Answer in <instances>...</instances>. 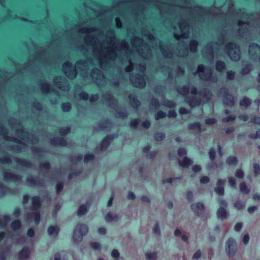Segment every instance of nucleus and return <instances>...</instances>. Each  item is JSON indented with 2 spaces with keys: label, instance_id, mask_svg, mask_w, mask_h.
Here are the masks:
<instances>
[{
  "label": "nucleus",
  "instance_id": "f257e3e1",
  "mask_svg": "<svg viewBox=\"0 0 260 260\" xmlns=\"http://www.w3.org/2000/svg\"><path fill=\"white\" fill-rule=\"evenodd\" d=\"M32 205L34 211L28 215V220L33 219L35 223L38 224L40 221V214L37 211L40 205V199L38 197H34L32 198Z\"/></svg>",
  "mask_w": 260,
  "mask_h": 260
},
{
  "label": "nucleus",
  "instance_id": "f03ea898",
  "mask_svg": "<svg viewBox=\"0 0 260 260\" xmlns=\"http://www.w3.org/2000/svg\"><path fill=\"white\" fill-rule=\"evenodd\" d=\"M228 54L233 61L240 59V49L239 46L234 43H229L226 46Z\"/></svg>",
  "mask_w": 260,
  "mask_h": 260
},
{
  "label": "nucleus",
  "instance_id": "7ed1b4c3",
  "mask_svg": "<svg viewBox=\"0 0 260 260\" xmlns=\"http://www.w3.org/2000/svg\"><path fill=\"white\" fill-rule=\"evenodd\" d=\"M88 232V228L86 225H78L77 226L73 235L74 240L78 241L81 240L83 235Z\"/></svg>",
  "mask_w": 260,
  "mask_h": 260
},
{
  "label": "nucleus",
  "instance_id": "20e7f679",
  "mask_svg": "<svg viewBox=\"0 0 260 260\" xmlns=\"http://www.w3.org/2000/svg\"><path fill=\"white\" fill-rule=\"evenodd\" d=\"M198 73L201 79L204 80H210L211 71L210 69L205 67L203 65L198 66Z\"/></svg>",
  "mask_w": 260,
  "mask_h": 260
},
{
  "label": "nucleus",
  "instance_id": "39448f33",
  "mask_svg": "<svg viewBox=\"0 0 260 260\" xmlns=\"http://www.w3.org/2000/svg\"><path fill=\"white\" fill-rule=\"evenodd\" d=\"M63 69L66 76L69 78H74L76 76V71L72 67L71 63L65 62L63 65Z\"/></svg>",
  "mask_w": 260,
  "mask_h": 260
},
{
  "label": "nucleus",
  "instance_id": "423d86ee",
  "mask_svg": "<svg viewBox=\"0 0 260 260\" xmlns=\"http://www.w3.org/2000/svg\"><path fill=\"white\" fill-rule=\"evenodd\" d=\"M236 250V243L232 238L229 239L226 242V251L229 256L234 255Z\"/></svg>",
  "mask_w": 260,
  "mask_h": 260
},
{
  "label": "nucleus",
  "instance_id": "0eeeda50",
  "mask_svg": "<svg viewBox=\"0 0 260 260\" xmlns=\"http://www.w3.org/2000/svg\"><path fill=\"white\" fill-rule=\"evenodd\" d=\"M178 91L183 95H186L189 93L192 94H195L197 93V89L192 86H184L182 88H179Z\"/></svg>",
  "mask_w": 260,
  "mask_h": 260
},
{
  "label": "nucleus",
  "instance_id": "6e6552de",
  "mask_svg": "<svg viewBox=\"0 0 260 260\" xmlns=\"http://www.w3.org/2000/svg\"><path fill=\"white\" fill-rule=\"evenodd\" d=\"M249 52L251 56L256 59V57H254L255 54H260V46L256 44H251L249 46Z\"/></svg>",
  "mask_w": 260,
  "mask_h": 260
},
{
  "label": "nucleus",
  "instance_id": "1a4fd4ad",
  "mask_svg": "<svg viewBox=\"0 0 260 260\" xmlns=\"http://www.w3.org/2000/svg\"><path fill=\"white\" fill-rule=\"evenodd\" d=\"M191 209L196 214L201 215L203 212L204 207L203 204L198 203L192 204L191 205Z\"/></svg>",
  "mask_w": 260,
  "mask_h": 260
},
{
  "label": "nucleus",
  "instance_id": "9d476101",
  "mask_svg": "<svg viewBox=\"0 0 260 260\" xmlns=\"http://www.w3.org/2000/svg\"><path fill=\"white\" fill-rule=\"evenodd\" d=\"M225 182V180L219 179L217 182V187L215 188V192L219 195H222L224 193L223 185Z\"/></svg>",
  "mask_w": 260,
  "mask_h": 260
},
{
  "label": "nucleus",
  "instance_id": "9b49d317",
  "mask_svg": "<svg viewBox=\"0 0 260 260\" xmlns=\"http://www.w3.org/2000/svg\"><path fill=\"white\" fill-rule=\"evenodd\" d=\"M192 162L193 161L187 157H184L182 160H179V165L183 168L188 167L189 166L192 164Z\"/></svg>",
  "mask_w": 260,
  "mask_h": 260
},
{
  "label": "nucleus",
  "instance_id": "f8f14e48",
  "mask_svg": "<svg viewBox=\"0 0 260 260\" xmlns=\"http://www.w3.org/2000/svg\"><path fill=\"white\" fill-rule=\"evenodd\" d=\"M59 232V228L57 226H50L48 229V233L49 236L52 237H55L58 235Z\"/></svg>",
  "mask_w": 260,
  "mask_h": 260
},
{
  "label": "nucleus",
  "instance_id": "ddd939ff",
  "mask_svg": "<svg viewBox=\"0 0 260 260\" xmlns=\"http://www.w3.org/2000/svg\"><path fill=\"white\" fill-rule=\"evenodd\" d=\"M118 218V216L117 214L113 213H108L105 217V219L107 222H111L117 220Z\"/></svg>",
  "mask_w": 260,
  "mask_h": 260
},
{
  "label": "nucleus",
  "instance_id": "4468645a",
  "mask_svg": "<svg viewBox=\"0 0 260 260\" xmlns=\"http://www.w3.org/2000/svg\"><path fill=\"white\" fill-rule=\"evenodd\" d=\"M217 216L219 218L223 219L226 218L227 213L225 208L222 207H220L217 212Z\"/></svg>",
  "mask_w": 260,
  "mask_h": 260
},
{
  "label": "nucleus",
  "instance_id": "2eb2a0df",
  "mask_svg": "<svg viewBox=\"0 0 260 260\" xmlns=\"http://www.w3.org/2000/svg\"><path fill=\"white\" fill-rule=\"evenodd\" d=\"M131 80L132 83L136 87L142 88L145 85V82L143 78H140V81L137 82L136 80H134L133 77H131Z\"/></svg>",
  "mask_w": 260,
  "mask_h": 260
},
{
  "label": "nucleus",
  "instance_id": "dca6fc26",
  "mask_svg": "<svg viewBox=\"0 0 260 260\" xmlns=\"http://www.w3.org/2000/svg\"><path fill=\"white\" fill-rule=\"evenodd\" d=\"M189 128L194 133L201 132V126L199 123H194L189 125Z\"/></svg>",
  "mask_w": 260,
  "mask_h": 260
},
{
  "label": "nucleus",
  "instance_id": "f3484780",
  "mask_svg": "<svg viewBox=\"0 0 260 260\" xmlns=\"http://www.w3.org/2000/svg\"><path fill=\"white\" fill-rule=\"evenodd\" d=\"M29 254L28 249L24 248L21 250L19 254V257L21 259L26 258Z\"/></svg>",
  "mask_w": 260,
  "mask_h": 260
},
{
  "label": "nucleus",
  "instance_id": "a211bd4d",
  "mask_svg": "<svg viewBox=\"0 0 260 260\" xmlns=\"http://www.w3.org/2000/svg\"><path fill=\"white\" fill-rule=\"evenodd\" d=\"M174 234L176 236H180L181 239L184 241H186L188 239V237L185 234H182L181 231L179 230H176Z\"/></svg>",
  "mask_w": 260,
  "mask_h": 260
},
{
  "label": "nucleus",
  "instance_id": "6ab92c4d",
  "mask_svg": "<svg viewBox=\"0 0 260 260\" xmlns=\"http://www.w3.org/2000/svg\"><path fill=\"white\" fill-rule=\"evenodd\" d=\"M111 140V139L110 137H107L103 140L102 142V149H105L107 148V147L110 144Z\"/></svg>",
  "mask_w": 260,
  "mask_h": 260
},
{
  "label": "nucleus",
  "instance_id": "aec40b11",
  "mask_svg": "<svg viewBox=\"0 0 260 260\" xmlns=\"http://www.w3.org/2000/svg\"><path fill=\"white\" fill-rule=\"evenodd\" d=\"M226 163L229 165H236L237 164V159L235 156H230L227 158Z\"/></svg>",
  "mask_w": 260,
  "mask_h": 260
},
{
  "label": "nucleus",
  "instance_id": "412c9836",
  "mask_svg": "<svg viewBox=\"0 0 260 260\" xmlns=\"http://www.w3.org/2000/svg\"><path fill=\"white\" fill-rule=\"evenodd\" d=\"M240 191L244 193H248L249 189L247 188L245 183L242 182L240 185Z\"/></svg>",
  "mask_w": 260,
  "mask_h": 260
},
{
  "label": "nucleus",
  "instance_id": "4be33fe9",
  "mask_svg": "<svg viewBox=\"0 0 260 260\" xmlns=\"http://www.w3.org/2000/svg\"><path fill=\"white\" fill-rule=\"evenodd\" d=\"M156 253L155 252L152 253H146L145 256L147 260H154L156 258Z\"/></svg>",
  "mask_w": 260,
  "mask_h": 260
},
{
  "label": "nucleus",
  "instance_id": "5701e85b",
  "mask_svg": "<svg viewBox=\"0 0 260 260\" xmlns=\"http://www.w3.org/2000/svg\"><path fill=\"white\" fill-rule=\"evenodd\" d=\"M87 210V207L86 206L82 205L81 206L78 210V215H84Z\"/></svg>",
  "mask_w": 260,
  "mask_h": 260
},
{
  "label": "nucleus",
  "instance_id": "b1692460",
  "mask_svg": "<svg viewBox=\"0 0 260 260\" xmlns=\"http://www.w3.org/2000/svg\"><path fill=\"white\" fill-rule=\"evenodd\" d=\"M250 104V100L247 98H244L240 102V105L242 107H247Z\"/></svg>",
  "mask_w": 260,
  "mask_h": 260
},
{
  "label": "nucleus",
  "instance_id": "393cba45",
  "mask_svg": "<svg viewBox=\"0 0 260 260\" xmlns=\"http://www.w3.org/2000/svg\"><path fill=\"white\" fill-rule=\"evenodd\" d=\"M198 46V42L196 41H192L190 43V49L191 52H196Z\"/></svg>",
  "mask_w": 260,
  "mask_h": 260
},
{
  "label": "nucleus",
  "instance_id": "a878e982",
  "mask_svg": "<svg viewBox=\"0 0 260 260\" xmlns=\"http://www.w3.org/2000/svg\"><path fill=\"white\" fill-rule=\"evenodd\" d=\"M228 179H229V183L230 185V186L233 188L236 189L237 188L236 179L232 177H229Z\"/></svg>",
  "mask_w": 260,
  "mask_h": 260
},
{
  "label": "nucleus",
  "instance_id": "bb28decb",
  "mask_svg": "<svg viewBox=\"0 0 260 260\" xmlns=\"http://www.w3.org/2000/svg\"><path fill=\"white\" fill-rule=\"evenodd\" d=\"M224 63L223 62L219 61H217L216 65V70L218 71H222L224 68Z\"/></svg>",
  "mask_w": 260,
  "mask_h": 260
},
{
  "label": "nucleus",
  "instance_id": "cd10ccee",
  "mask_svg": "<svg viewBox=\"0 0 260 260\" xmlns=\"http://www.w3.org/2000/svg\"><path fill=\"white\" fill-rule=\"evenodd\" d=\"M224 103L228 105H233L234 104V99L231 96H227L224 100Z\"/></svg>",
  "mask_w": 260,
  "mask_h": 260
},
{
  "label": "nucleus",
  "instance_id": "c85d7f7f",
  "mask_svg": "<svg viewBox=\"0 0 260 260\" xmlns=\"http://www.w3.org/2000/svg\"><path fill=\"white\" fill-rule=\"evenodd\" d=\"M235 175L237 178L242 179L244 175V172L241 169H238L236 170Z\"/></svg>",
  "mask_w": 260,
  "mask_h": 260
},
{
  "label": "nucleus",
  "instance_id": "c756f323",
  "mask_svg": "<svg viewBox=\"0 0 260 260\" xmlns=\"http://www.w3.org/2000/svg\"><path fill=\"white\" fill-rule=\"evenodd\" d=\"M253 171L255 176L260 174V166L257 164L253 165Z\"/></svg>",
  "mask_w": 260,
  "mask_h": 260
},
{
  "label": "nucleus",
  "instance_id": "7c9ffc66",
  "mask_svg": "<svg viewBox=\"0 0 260 260\" xmlns=\"http://www.w3.org/2000/svg\"><path fill=\"white\" fill-rule=\"evenodd\" d=\"M20 222L18 220L14 221L11 224V228L12 229L15 230L19 229L20 227Z\"/></svg>",
  "mask_w": 260,
  "mask_h": 260
},
{
  "label": "nucleus",
  "instance_id": "2f4dec72",
  "mask_svg": "<svg viewBox=\"0 0 260 260\" xmlns=\"http://www.w3.org/2000/svg\"><path fill=\"white\" fill-rule=\"evenodd\" d=\"M90 246L93 249L95 250H100L101 248L100 244L97 242L91 243Z\"/></svg>",
  "mask_w": 260,
  "mask_h": 260
},
{
  "label": "nucleus",
  "instance_id": "473e14b6",
  "mask_svg": "<svg viewBox=\"0 0 260 260\" xmlns=\"http://www.w3.org/2000/svg\"><path fill=\"white\" fill-rule=\"evenodd\" d=\"M62 108L63 111H68L71 109V104L70 103H64L62 105Z\"/></svg>",
  "mask_w": 260,
  "mask_h": 260
},
{
  "label": "nucleus",
  "instance_id": "72a5a7b5",
  "mask_svg": "<svg viewBox=\"0 0 260 260\" xmlns=\"http://www.w3.org/2000/svg\"><path fill=\"white\" fill-rule=\"evenodd\" d=\"M244 206L245 204L244 203H242L239 202H237L234 204V207L238 209H242Z\"/></svg>",
  "mask_w": 260,
  "mask_h": 260
},
{
  "label": "nucleus",
  "instance_id": "f704fd0d",
  "mask_svg": "<svg viewBox=\"0 0 260 260\" xmlns=\"http://www.w3.org/2000/svg\"><path fill=\"white\" fill-rule=\"evenodd\" d=\"M166 114L162 111L158 112L156 113L155 115V118L156 119H158L161 118H163L166 116Z\"/></svg>",
  "mask_w": 260,
  "mask_h": 260
},
{
  "label": "nucleus",
  "instance_id": "c9c22d12",
  "mask_svg": "<svg viewBox=\"0 0 260 260\" xmlns=\"http://www.w3.org/2000/svg\"><path fill=\"white\" fill-rule=\"evenodd\" d=\"M178 153L180 156H183L186 154V150L184 148H179L178 149Z\"/></svg>",
  "mask_w": 260,
  "mask_h": 260
},
{
  "label": "nucleus",
  "instance_id": "e433bc0d",
  "mask_svg": "<svg viewBox=\"0 0 260 260\" xmlns=\"http://www.w3.org/2000/svg\"><path fill=\"white\" fill-rule=\"evenodd\" d=\"M155 137L156 140L160 141L165 138V135L163 133H158L156 134Z\"/></svg>",
  "mask_w": 260,
  "mask_h": 260
},
{
  "label": "nucleus",
  "instance_id": "4c0bfd02",
  "mask_svg": "<svg viewBox=\"0 0 260 260\" xmlns=\"http://www.w3.org/2000/svg\"><path fill=\"white\" fill-rule=\"evenodd\" d=\"M94 155L92 154H87L84 157V160L86 162L90 160L93 159Z\"/></svg>",
  "mask_w": 260,
  "mask_h": 260
},
{
  "label": "nucleus",
  "instance_id": "58836bf2",
  "mask_svg": "<svg viewBox=\"0 0 260 260\" xmlns=\"http://www.w3.org/2000/svg\"><path fill=\"white\" fill-rule=\"evenodd\" d=\"M209 154L211 160H213L215 158V150H214V149H210V150H209Z\"/></svg>",
  "mask_w": 260,
  "mask_h": 260
},
{
  "label": "nucleus",
  "instance_id": "ea45409f",
  "mask_svg": "<svg viewBox=\"0 0 260 260\" xmlns=\"http://www.w3.org/2000/svg\"><path fill=\"white\" fill-rule=\"evenodd\" d=\"M139 122V120L138 119H135L132 120L131 123V125L133 127H136L138 124Z\"/></svg>",
  "mask_w": 260,
  "mask_h": 260
},
{
  "label": "nucleus",
  "instance_id": "a19ab883",
  "mask_svg": "<svg viewBox=\"0 0 260 260\" xmlns=\"http://www.w3.org/2000/svg\"><path fill=\"white\" fill-rule=\"evenodd\" d=\"M218 202L219 203L220 207H222V208H225L227 206V204L225 201L222 199H219Z\"/></svg>",
  "mask_w": 260,
  "mask_h": 260
},
{
  "label": "nucleus",
  "instance_id": "79ce46f5",
  "mask_svg": "<svg viewBox=\"0 0 260 260\" xmlns=\"http://www.w3.org/2000/svg\"><path fill=\"white\" fill-rule=\"evenodd\" d=\"M111 255L113 258H117L119 255V253L118 250L114 249L112 251Z\"/></svg>",
  "mask_w": 260,
  "mask_h": 260
},
{
  "label": "nucleus",
  "instance_id": "37998d69",
  "mask_svg": "<svg viewBox=\"0 0 260 260\" xmlns=\"http://www.w3.org/2000/svg\"><path fill=\"white\" fill-rule=\"evenodd\" d=\"M201 254L200 250L197 251L192 256V259H197L201 257Z\"/></svg>",
  "mask_w": 260,
  "mask_h": 260
},
{
  "label": "nucleus",
  "instance_id": "c03bdc74",
  "mask_svg": "<svg viewBox=\"0 0 260 260\" xmlns=\"http://www.w3.org/2000/svg\"><path fill=\"white\" fill-rule=\"evenodd\" d=\"M216 122V120L215 118H209L206 120V123L207 124H211Z\"/></svg>",
  "mask_w": 260,
  "mask_h": 260
},
{
  "label": "nucleus",
  "instance_id": "a18cd8bd",
  "mask_svg": "<svg viewBox=\"0 0 260 260\" xmlns=\"http://www.w3.org/2000/svg\"><path fill=\"white\" fill-rule=\"evenodd\" d=\"M242 224L241 223H238L235 225V226L234 227V229L236 231L239 232L241 230V229H242Z\"/></svg>",
  "mask_w": 260,
  "mask_h": 260
},
{
  "label": "nucleus",
  "instance_id": "49530a36",
  "mask_svg": "<svg viewBox=\"0 0 260 260\" xmlns=\"http://www.w3.org/2000/svg\"><path fill=\"white\" fill-rule=\"evenodd\" d=\"M80 98L83 100H86L88 99V94L85 92H82L80 94Z\"/></svg>",
  "mask_w": 260,
  "mask_h": 260
},
{
  "label": "nucleus",
  "instance_id": "de8ad7c7",
  "mask_svg": "<svg viewBox=\"0 0 260 260\" xmlns=\"http://www.w3.org/2000/svg\"><path fill=\"white\" fill-rule=\"evenodd\" d=\"M251 139H257L260 138V129L256 132V135H251L250 136Z\"/></svg>",
  "mask_w": 260,
  "mask_h": 260
},
{
  "label": "nucleus",
  "instance_id": "09e8293b",
  "mask_svg": "<svg viewBox=\"0 0 260 260\" xmlns=\"http://www.w3.org/2000/svg\"><path fill=\"white\" fill-rule=\"evenodd\" d=\"M201 170V167L199 165H194L192 167V170L194 172H198Z\"/></svg>",
  "mask_w": 260,
  "mask_h": 260
},
{
  "label": "nucleus",
  "instance_id": "8fccbe9b",
  "mask_svg": "<svg viewBox=\"0 0 260 260\" xmlns=\"http://www.w3.org/2000/svg\"><path fill=\"white\" fill-rule=\"evenodd\" d=\"M227 76L229 79H232L234 77L235 73L232 71H228L227 72Z\"/></svg>",
  "mask_w": 260,
  "mask_h": 260
},
{
  "label": "nucleus",
  "instance_id": "3c124183",
  "mask_svg": "<svg viewBox=\"0 0 260 260\" xmlns=\"http://www.w3.org/2000/svg\"><path fill=\"white\" fill-rule=\"evenodd\" d=\"M249 240V237L248 235H244L243 238V242L244 244H246L248 243Z\"/></svg>",
  "mask_w": 260,
  "mask_h": 260
},
{
  "label": "nucleus",
  "instance_id": "603ef678",
  "mask_svg": "<svg viewBox=\"0 0 260 260\" xmlns=\"http://www.w3.org/2000/svg\"><path fill=\"white\" fill-rule=\"evenodd\" d=\"M153 232L156 234H158L159 233V226L157 224H156L153 228Z\"/></svg>",
  "mask_w": 260,
  "mask_h": 260
},
{
  "label": "nucleus",
  "instance_id": "864d4df0",
  "mask_svg": "<svg viewBox=\"0 0 260 260\" xmlns=\"http://www.w3.org/2000/svg\"><path fill=\"white\" fill-rule=\"evenodd\" d=\"M63 188V184L61 183H58L56 185V191L57 192H59L60 191L62 190Z\"/></svg>",
  "mask_w": 260,
  "mask_h": 260
},
{
  "label": "nucleus",
  "instance_id": "5fc2aeb1",
  "mask_svg": "<svg viewBox=\"0 0 260 260\" xmlns=\"http://www.w3.org/2000/svg\"><path fill=\"white\" fill-rule=\"evenodd\" d=\"M209 178L208 177L205 176L201 179L200 181L202 183H206L209 181Z\"/></svg>",
  "mask_w": 260,
  "mask_h": 260
},
{
  "label": "nucleus",
  "instance_id": "6e6d98bb",
  "mask_svg": "<svg viewBox=\"0 0 260 260\" xmlns=\"http://www.w3.org/2000/svg\"><path fill=\"white\" fill-rule=\"evenodd\" d=\"M257 209V207L255 206L250 207L248 209V211L249 213H253L254 211Z\"/></svg>",
  "mask_w": 260,
  "mask_h": 260
},
{
  "label": "nucleus",
  "instance_id": "4d7b16f0",
  "mask_svg": "<svg viewBox=\"0 0 260 260\" xmlns=\"http://www.w3.org/2000/svg\"><path fill=\"white\" fill-rule=\"evenodd\" d=\"M98 232L99 234L104 235L106 234V229L104 228H100L99 229Z\"/></svg>",
  "mask_w": 260,
  "mask_h": 260
},
{
  "label": "nucleus",
  "instance_id": "13d9d810",
  "mask_svg": "<svg viewBox=\"0 0 260 260\" xmlns=\"http://www.w3.org/2000/svg\"><path fill=\"white\" fill-rule=\"evenodd\" d=\"M250 70V66H249L245 68H244L242 70V72L243 74H247L249 71Z\"/></svg>",
  "mask_w": 260,
  "mask_h": 260
},
{
  "label": "nucleus",
  "instance_id": "bf43d9fd",
  "mask_svg": "<svg viewBox=\"0 0 260 260\" xmlns=\"http://www.w3.org/2000/svg\"><path fill=\"white\" fill-rule=\"evenodd\" d=\"M235 118V117L234 116H230V117H228L227 118L223 119V121H225V122H228V121L234 120Z\"/></svg>",
  "mask_w": 260,
  "mask_h": 260
},
{
  "label": "nucleus",
  "instance_id": "052dcab7",
  "mask_svg": "<svg viewBox=\"0 0 260 260\" xmlns=\"http://www.w3.org/2000/svg\"><path fill=\"white\" fill-rule=\"evenodd\" d=\"M27 235L29 237H33L34 236V230H32V229L28 230V231H27Z\"/></svg>",
  "mask_w": 260,
  "mask_h": 260
},
{
  "label": "nucleus",
  "instance_id": "680f3d73",
  "mask_svg": "<svg viewBox=\"0 0 260 260\" xmlns=\"http://www.w3.org/2000/svg\"><path fill=\"white\" fill-rule=\"evenodd\" d=\"M179 112L181 114H186L188 112V111L184 108H181L179 110Z\"/></svg>",
  "mask_w": 260,
  "mask_h": 260
},
{
  "label": "nucleus",
  "instance_id": "e2e57ef3",
  "mask_svg": "<svg viewBox=\"0 0 260 260\" xmlns=\"http://www.w3.org/2000/svg\"><path fill=\"white\" fill-rule=\"evenodd\" d=\"M150 123L149 121H144L142 123L143 126L146 128L150 126Z\"/></svg>",
  "mask_w": 260,
  "mask_h": 260
},
{
  "label": "nucleus",
  "instance_id": "0e129e2a",
  "mask_svg": "<svg viewBox=\"0 0 260 260\" xmlns=\"http://www.w3.org/2000/svg\"><path fill=\"white\" fill-rule=\"evenodd\" d=\"M176 115V113L174 110H171L169 113V116L170 117H174Z\"/></svg>",
  "mask_w": 260,
  "mask_h": 260
},
{
  "label": "nucleus",
  "instance_id": "69168bd1",
  "mask_svg": "<svg viewBox=\"0 0 260 260\" xmlns=\"http://www.w3.org/2000/svg\"><path fill=\"white\" fill-rule=\"evenodd\" d=\"M192 198V193L190 191H188L187 193V198L190 201Z\"/></svg>",
  "mask_w": 260,
  "mask_h": 260
},
{
  "label": "nucleus",
  "instance_id": "338daca9",
  "mask_svg": "<svg viewBox=\"0 0 260 260\" xmlns=\"http://www.w3.org/2000/svg\"><path fill=\"white\" fill-rule=\"evenodd\" d=\"M128 198L129 199H134L135 198V195L134 194V193L133 192H129V193L128 194Z\"/></svg>",
  "mask_w": 260,
  "mask_h": 260
},
{
  "label": "nucleus",
  "instance_id": "774afa93",
  "mask_svg": "<svg viewBox=\"0 0 260 260\" xmlns=\"http://www.w3.org/2000/svg\"><path fill=\"white\" fill-rule=\"evenodd\" d=\"M253 122L257 123V124H260V118L259 117H256L253 120Z\"/></svg>",
  "mask_w": 260,
  "mask_h": 260
}]
</instances>
